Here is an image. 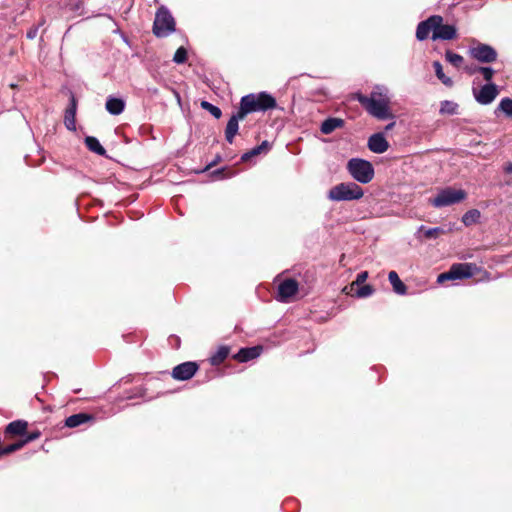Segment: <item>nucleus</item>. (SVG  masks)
Masks as SVG:
<instances>
[{
    "instance_id": "obj_1",
    "label": "nucleus",
    "mask_w": 512,
    "mask_h": 512,
    "mask_svg": "<svg viewBox=\"0 0 512 512\" xmlns=\"http://www.w3.org/2000/svg\"><path fill=\"white\" fill-rule=\"evenodd\" d=\"M386 89L377 88L369 96L359 94L357 100L373 117L385 120L392 117L389 111V97Z\"/></svg>"
},
{
    "instance_id": "obj_2",
    "label": "nucleus",
    "mask_w": 512,
    "mask_h": 512,
    "mask_svg": "<svg viewBox=\"0 0 512 512\" xmlns=\"http://www.w3.org/2000/svg\"><path fill=\"white\" fill-rule=\"evenodd\" d=\"M275 98L267 92L251 93L245 95L240 101V116H247L253 112H265L276 108Z\"/></svg>"
},
{
    "instance_id": "obj_3",
    "label": "nucleus",
    "mask_w": 512,
    "mask_h": 512,
    "mask_svg": "<svg viewBox=\"0 0 512 512\" xmlns=\"http://www.w3.org/2000/svg\"><path fill=\"white\" fill-rule=\"evenodd\" d=\"M364 195L363 189L354 182H343L333 186L327 194L331 201L359 200Z\"/></svg>"
},
{
    "instance_id": "obj_4",
    "label": "nucleus",
    "mask_w": 512,
    "mask_h": 512,
    "mask_svg": "<svg viewBox=\"0 0 512 512\" xmlns=\"http://www.w3.org/2000/svg\"><path fill=\"white\" fill-rule=\"evenodd\" d=\"M347 170L354 180L367 184L374 177L373 165L364 159L352 158L347 163Z\"/></svg>"
},
{
    "instance_id": "obj_5",
    "label": "nucleus",
    "mask_w": 512,
    "mask_h": 512,
    "mask_svg": "<svg viewBox=\"0 0 512 512\" xmlns=\"http://www.w3.org/2000/svg\"><path fill=\"white\" fill-rule=\"evenodd\" d=\"M477 266L473 263L453 264L447 272L441 273L437 277V283L443 284L446 281L462 280L474 276Z\"/></svg>"
},
{
    "instance_id": "obj_6",
    "label": "nucleus",
    "mask_w": 512,
    "mask_h": 512,
    "mask_svg": "<svg viewBox=\"0 0 512 512\" xmlns=\"http://www.w3.org/2000/svg\"><path fill=\"white\" fill-rule=\"evenodd\" d=\"M466 198V192L462 189L445 188L439 191L437 196L430 199L429 202L436 208L450 206L463 201Z\"/></svg>"
},
{
    "instance_id": "obj_7",
    "label": "nucleus",
    "mask_w": 512,
    "mask_h": 512,
    "mask_svg": "<svg viewBox=\"0 0 512 512\" xmlns=\"http://www.w3.org/2000/svg\"><path fill=\"white\" fill-rule=\"evenodd\" d=\"M457 30L454 24H444L443 18L439 15H433L421 21L416 28V32H457Z\"/></svg>"
},
{
    "instance_id": "obj_8",
    "label": "nucleus",
    "mask_w": 512,
    "mask_h": 512,
    "mask_svg": "<svg viewBox=\"0 0 512 512\" xmlns=\"http://www.w3.org/2000/svg\"><path fill=\"white\" fill-rule=\"evenodd\" d=\"M176 23L170 11L161 6L155 15L152 32H175Z\"/></svg>"
},
{
    "instance_id": "obj_9",
    "label": "nucleus",
    "mask_w": 512,
    "mask_h": 512,
    "mask_svg": "<svg viewBox=\"0 0 512 512\" xmlns=\"http://www.w3.org/2000/svg\"><path fill=\"white\" fill-rule=\"evenodd\" d=\"M476 101L482 105H488L494 101L498 95V88L495 84H485L480 90H473Z\"/></svg>"
},
{
    "instance_id": "obj_10",
    "label": "nucleus",
    "mask_w": 512,
    "mask_h": 512,
    "mask_svg": "<svg viewBox=\"0 0 512 512\" xmlns=\"http://www.w3.org/2000/svg\"><path fill=\"white\" fill-rule=\"evenodd\" d=\"M197 370L198 365L195 362H184L173 368L172 377L181 381L189 380L195 375Z\"/></svg>"
},
{
    "instance_id": "obj_11",
    "label": "nucleus",
    "mask_w": 512,
    "mask_h": 512,
    "mask_svg": "<svg viewBox=\"0 0 512 512\" xmlns=\"http://www.w3.org/2000/svg\"><path fill=\"white\" fill-rule=\"evenodd\" d=\"M298 291V283L294 279H285L278 285L277 300L288 302Z\"/></svg>"
},
{
    "instance_id": "obj_12",
    "label": "nucleus",
    "mask_w": 512,
    "mask_h": 512,
    "mask_svg": "<svg viewBox=\"0 0 512 512\" xmlns=\"http://www.w3.org/2000/svg\"><path fill=\"white\" fill-rule=\"evenodd\" d=\"M473 57L480 62L490 63L496 60L497 53L489 45L481 44L472 50Z\"/></svg>"
},
{
    "instance_id": "obj_13",
    "label": "nucleus",
    "mask_w": 512,
    "mask_h": 512,
    "mask_svg": "<svg viewBox=\"0 0 512 512\" xmlns=\"http://www.w3.org/2000/svg\"><path fill=\"white\" fill-rule=\"evenodd\" d=\"M368 148L374 153L381 154L388 150L389 144L383 133H375L368 139Z\"/></svg>"
},
{
    "instance_id": "obj_14",
    "label": "nucleus",
    "mask_w": 512,
    "mask_h": 512,
    "mask_svg": "<svg viewBox=\"0 0 512 512\" xmlns=\"http://www.w3.org/2000/svg\"><path fill=\"white\" fill-rule=\"evenodd\" d=\"M76 110H77V101L73 94L70 96V103L69 106L65 110V116H64V124L66 128L70 131L76 130Z\"/></svg>"
},
{
    "instance_id": "obj_15",
    "label": "nucleus",
    "mask_w": 512,
    "mask_h": 512,
    "mask_svg": "<svg viewBox=\"0 0 512 512\" xmlns=\"http://www.w3.org/2000/svg\"><path fill=\"white\" fill-rule=\"evenodd\" d=\"M240 116V111L238 110L228 121L226 129H225V138L228 143L232 144L235 135L238 133L239 129V121L244 120L245 116Z\"/></svg>"
},
{
    "instance_id": "obj_16",
    "label": "nucleus",
    "mask_w": 512,
    "mask_h": 512,
    "mask_svg": "<svg viewBox=\"0 0 512 512\" xmlns=\"http://www.w3.org/2000/svg\"><path fill=\"white\" fill-rule=\"evenodd\" d=\"M262 352V347L254 346L249 348H242L238 351V353L234 356L236 360L239 362H248L260 356Z\"/></svg>"
},
{
    "instance_id": "obj_17",
    "label": "nucleus",
    "mask_w": 512,
    "mask_h": 512,
    "mask_svg": "<svg viewBox=\"0 0 512 512\" xmlns=\"http://www.w3.org/2000/svg\"><path fill=\"white\" fill-rule=\"evenodd\" d=\"M344 124L345 122L341 118L329 117L322 122L320 126V131L325 135H329L333 133L336 129L342 128Z\"/></svg>"
},
{
    "instance_id": "obj_18",
    "label": "nucleus",
    "mask_w": 512,
    "mask_h": 512,
    "mask_svg": "<svg viewBox=\"0 0 512 512\" xmlns=\"http://www.w3.org/2000/svg\"><path fill=\"white\" fill-rule=\"evenodd\" d=\"M105 107L111 115H119L124 111L125 102L121 98L108 97Z\"/></svg>"
},
{
    "instance_id": "obj_19",
    "label": "nucleus",
    "mask_w": 512,
    "mask_h": 512,
    "mask_svg": "<svg viewBox=\"0 0 512 512\" xmlns=\"http://www.w3.org/2000/svg\"><path fill=\"white\" fill-rule=\"evenodd\" d=\"M92 419H93V417L86 413L73 414V415L69 416L68 418H66L65 425L69 428H75V427H78V426L92 420Z\"/></svg>"
},
{
    "instance_id": "obj_20",
    "label": "nucleus",
    "mask_w": 512,
    "mask_h": 512,
    "mask_svg": "<svg viewBox=\"0 0 512 512\" xmlns=\"http://www.w3.org/2000/svg\"><path fill=\"white\" fill-rule=\"evenodd\" d=\"M271 148V145L268 141H263L260 145L252 148L251 150L244 153L241 157L243 162L249 161L251 158L260 155L262 153H267Z\"/></svg>"
},
{
    "instance_id": "obj_21",
    "label": "nucleus",
    "mask_w": 512,
    "mask_h": 512,
    "mask_svg": "<svg viewBox=\"0 0 512 512\" xmlns=\"http://www.w3.org/2000/svg\"><path fill=\"white\" fill-rule=\"evenodd\" d=\"M388 280L393 287V291L398 295H405L407 292L406 285L401 281L398 274L395 271H390L388 274Z\"/></svg>"
},
{
    "instance_id": "obj_22",
    "label": "nucleus",
    "mask_w": 512,
    "mask_h": 512,
    "mask_svg": "<svg viewBox=\"0 0 512 512\" xmlns=\"http://www.w3.org/2000/svg\"><path fill=\"white\" fill-rule=\"evenodd\" d=\"M26 429L27 422L16 420L7 425L5 432L11 435H23L25 434Z\"/></svg>"
},
{
    "instance_id": "obj_23",
    "label": "nucleus",
    "mask_w": 512,
    "mask_h": 512,
    "mask_svg": "<svg viewBox=\"0 0 512 512\" xmlns=\"http://www.w3.org/2000/svg\"><path fill=\"white\" fill-rule=\"evenodd\" d=\"M230 349L227 346H220L217 351L210 357L213 366L220 365L229 355Z\"/></svg>"
},
{
    "instance_id": "obj_24",
    "label": "nucleus",
    "mask_w": 512,
    "mask_h": 512,
    "mask_svg": "<svg viewBox=\"0 0 512 512\" xmlns=\"http://www.w3.org/2000/svg\"><path fill=\"white\" fill-rule=\"evenodd\" d=\"M85 144L88 147V149L98 155H105L106 151L103 148V146L100 144L97 138L93 136H87L85 138Z\"/></svg>"
},
{
    "instance_id": "obj_25",
    "label": "nucleus",
    "mask_w": 512,
    "mask_h": 512,
    "mask_svg": "<svg viewBox=\"0 0 512 512\" xmlns=\"http://www.w3.org/2000/svg\"><path fill=\"white\" fill-rule=\"evenodd\" d=\"M434 71L436 77L447 87H451L453 85V81L450 77H447L443 72V67L440 62L435 61L433 63Z\"/></svg>"
},
{
    "instance_id": "obj_26",
    "label": "nucleus",
    "mask_w": 512,
    "mask_h": 512,
    "mask_svg": "<svg viewBox=\"0 0 512 512\" xmlns=\"http://www.w3.org/2000/svg\"><path fill=\"white\" fill-rule=\"evenodd\" d=\"M480 216H481V214L478 210L472 209V210L467 211L462 216V222L465 226H470L472 224L477 223L480 219Z\"/></svg>"
},
{
    "instance_id": "obj_27",
    "label": "nucleus",
    "mask_w": 512,
    "mask_h": 512,
    "mask_svg": "<svg viewBox=\"0 0 512 512\" xmlns=\"http://www.w3.org/2000/svg\"><path fill=\"white\" fill-rule=\"evenodd\" d=\"M368 278V272L367 271H363V272H360L357 277H356V280L353 281L351 283V285L349 287H345L343 289V291L346 293V294H350L351 291L354 289L355 286H360L362 285Z\"/></svg>"
},
{
    "instance_id": "obj_28",
    "label": "nucleus",
    "mask_w": 512,
    "mask_h": 512,
    "mask_svg": "<svg viewBox=\"0 0 512 512\" xmlns=\"http://www.w3.org/2000/svg\"><path fill=\"white\" fill-rule=\"evenodd\" d=\"M445 58L451 65H453L456 68L461 67L462 63L464 62V58L461 55L456 54L452 51H447L445 54Z\"/></svg>"
},
{
    "instance_id": "obj_29",
    "label": "nucleus",
    "mask_w": 512,
    "mask_h": 512,
    "mask_svg": "<svg viewBox=\"0 0 512 512\" xmlns=\"http://www.w3.org/2000/svg\"><path fill=\"white\" fill-rule=\"evenodd\" d=\"M498 110L502 111L507 117L512 118V99L508 97L501 99Z\"/></svg>"
},
{
    "instance_id": "obj_30",
    "label": "nucleus",
    "mask_w": 512,
    "mask_h": 512,
    "mask_svg": "<svg viewBox=\"0 0 512 512\" xmlns=\"http://www.w3.org/2000/svg\"><path fill=\"white\" fill-rule=\"evenodd\" d=\"M419 232H423L426 238H436L439 234L444 233V229L441 227L426 228L425 226L419 227Z\"/></svg>"
},
{
    "instance_id": "obj_31",
    "label": "nucleus",
    "mask_w": 512,
    "mask_h": 512,
    "mask_svg": "<svg viewBox=\"0 0 512 512\" xmlns=\"http://www.w3.org/2000/svg\"><path fill=\"white\" fill-rule=\"evenodd\" d=\"M457 108H458V105L454 102H451V101H443L441 103V108H440V112L442 114H450V115H453L456 113L457 111Z\"/></svg>"
},
{
    "instance_id": "obj_32",
    "label": "nucleus",
    "mask_w": 512,
    "mask_h": 512,
    "mask_svg": "<svg viewBox=\"0 0 512 512\" xmlns=\"http://www.w3.org/2000/svg\"><path fill=\"white\" fill-rule=\"evenodd\" d=\"M201 106L203 109L210 112L211 115H213L216 119H219L222 115L220 108H218L217 106H215L207 101H202Z\"/></svg>"
},
{
    "instance_id": "obj_33",
    "label": "nucleus",
    "mask_w": 512,
    "mask_h": 512,
    "mask_svg": "<svg viewBox=\"0 0 512 512\" xmlns=\"http://www.w3.org/2000/svg\"><path fill=\"white\" fill-rule=\"evenodd\" d=\"M373 293L374 289L371 285H363L356 290L355 296L357 298H366L371 296Z\"/></svg>"
},
{
    "instance_id": "obj_34",
    "label": "nucleus",
    "mask_w": 512,
    "mask_h": 512,
    "mask_svg": "<svg viewBox=\"0 0 512 512\" xmlns=\"http://www.w3.org/2000/svg\"><path fill=\"white\" fill-rule=\"evenodd\" d=\"M187 60V50L184 48V47H179L174 56H173V61L177 64H182V63H185Z\"/></svg>"
},
{
    "instance_id": "obj_35",
    "label": "nucleus",
    "mask_w": 512,
    "mask_h": 512,
    "mask_svg": "<svg viewBox=\"0 0 512 512\" xmlns=\"http://www.w3.org/2000/svg\"><path fill=\"white\" fill-rule=\"evenodd\" d=\"M24 445H25L24 441L21 440L16 443H13V444L3 447L1 452L3 453V455H8V454H11V453L21 449Z\"/></svg>"
},
{
    "instance_id": "obj_36",
    "label": "nucleus",
    "mask_w": 512,
    "mask_h": 512,
    "mask_svg": "<svg viewBox=\"0 0 512 512\" xmlns=\"http://www.w3.org/2000/svg\"><path fill=\"white\" fill-rule=\"evenodd\" d=\"M99 19L106 24V28L111 30V32H119V28L111 17L107 15H100Z\"/></svg>"
},
{
    "instance_id": "obj_37",
    "label": "nucleus",
    "mask_w": 512,
    "mask_h": 512,
    "mask_svg": "<svg viewBox=\"0 0 512 512\" xmlns=\"http://www.w3.org/2000/svg\"><path fill=\"white\" fill-rule=\"evenodd\" d=\"M477 70L479 73L482 74L483 78L486 80V81H490L494 75V70L491 68V67H481V66H478L477 67Z\"/></svg>"
},
{
    "instance_id": "obj_38",
    "label": "nucleus",
    "mask_w": 512,
    "mask_h": 512,
    "mask_svg": "<svg viewBox=\"0 0 512 512\" xmlns=\"http://www.w3.org/2000/svg\"><path fill=\"white\" fill-rule=\"evenodd\" d=\"M457 36V34H431V39L433 41H436V40H452V39H455Z\"/></svg>"
},
{
    "instance_id": "obj_39",
    "label": "nucleus",
    "mask_w": 512,
    "mask_h": 512,
    "mask_svg": "<svg viewBox=\"0 0 512 512\" xmlns=\"http://www.w3.org/2000/svg\"><path fill=\"white\" fill-rule=\"evenodd\" d=\"M40 436V433L39 432H33V433H30L29 435H27L25 437V439L23 440L24 441V444H27L31 441H34L35 439H37L38 437Z\"/></svg>"
},
{
    "instance_id": "obj_40",
    "label": "nucleus",
    "mask_w": 512,
    "mask_h": 512,
    "mask_svg": "<svg viewBox=\"0 0 512 512\" xmlns=\"http://www.w3.org/2000/svg\"><path fill=\"white\" fill-rule=\"evenodd\" d=\"M430 34H416V37L419 41H424L429 38Z\"/></svg>"
},
{
    "instance_id": "obj_41",
    "label": "nucleus",
    "mask_w": 512,
    "mask_h": 512,
    "mask_svg": "<svg viewBox=\"0 0 512 512\" xmlns=\"http://www.w3.org/2000/svg\"><path fill=\"white\" fill-rule=\"evenodd\" d=\"M505 172L507 173H512V163H507L505 168H504Z\"/></svg>"
},
{
    "instance_id": "obj_42",
    "label": "nucleus",
    "mask_w": 512,
    "mask_h": 512,
    "mask_svg": "<svg viewBox=\"0 0 512 512\" xmlns=\"http://www.w3.org/2000/svg\"><path fill=\"white\" fill-rule=\"evenodd\" d=\"M121 37H122L123 41H125L127 44H129L128 34L122 33Z\"/></svg>"
},
{
    "instance_id": "obj_43",
    "label": "nucleus",
    "mask_w": 512,
    "mask_h": 512,
    "mask_svg": "<svg viewBox=\"0 0 512 512\" xmlns=\"http://www.w3.org/2000/svg\"><path fill=\"white\" fill-rule=\"evenodd\" d=\"M477 67H478V66H475V67H473V68H469L467 71H468L470 74H474V73L478 72Z\"/></svg>"
},
{
    "instance_id": "obj_44",
    "label": "nucleus",
    "mask_w": 512,
    "mask_h": 512,
    "mask_svg": "<svg viewBox=\"0 0 512 512\" xmlns=\"http://www.w3.org/2000/svg\"><path fill=\"white\" fill-rule=\"evenodd\" d=\"M394 125H395V123H394V122H392V123L388 124V125L386 126V130H390V129H392Z\"/></svg>"
},
{
    "instance_id": "obj_45",
    "label": "nucleus",
    "mask_w": 512,
    "mask_h": 512,
    "mask_svg": "<svg viewBox=\"0 0 512 512\" xmlns=\"http://www.w3.org/2000/svg\"><path fill=\"white\" fill-rule=\"evenodd\" d=\"M35 35L36 34H32V33L27 34L28 38H30V39H33L35 37Z\"/></svg>"
},
{
    "instance_id": "obj_46",
    "label": "nucleus",
    "mask_w": 512,
    "mask_h": 512,
    "mask_svg": "<svg viewBox=\"0 0 512 512\" xmlns=\"http://www.w3.org/2000/svg\"><path fill=\"white\" fill-rule=\"evenodd\" d=\"M156 35H157V36H162L163 34L157 33Z\"/></svg>"
}]
</instances>
